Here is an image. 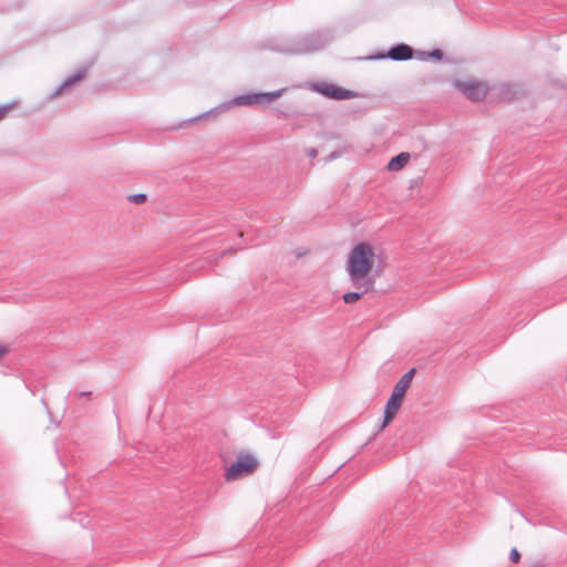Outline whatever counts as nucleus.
<instances>
[{"instance_id": "1", "label": "nucleus", "mask_w": 567, "mask_h": 567, "mask_svg": "<svg viewBox=\"0 0 567 567\" xmlns=\"http://www.w3.org/2000/svg\"><path fill=\"white\" fill-rule=\"evenodd\" d=\"M379 261L375 246L368 241H361L353 246L347 259V272L355 289L369 292L373 288L371 274Z\"/></svg>"}, {"instance_id": "3", "label": "nucleus", "mask_w": 567, "mask_h": 567, "mask_svg": "<svg viewBox=\"0 0 567 567\" xmlns=\"http://www.w3.org/2000/svg\"><path fill=\"white\" fill-rule=\"evenodd\" d=\"M258 460L250 453H241L237 461L227 468L225 478L227 482L236 481L243 476L252 474L258 468Z\"/></svg>"}, {"instance_id": "10", "label": "nucleus", "mask_w": 567, "mask_h": 567, "mask_svg": "<svg viewBox=\"0 0 567 567\" xmlns=\"http://www.w3.org/2000/svg\"><path fill=\"white\" fill-rule=\"evenodd\" d=\"M414 373L415 369L409 370L405 374L401 377V379L396 382L394 386L406 392L412 383Z\"/></svg>"}, {"instance_id": "13", "label": "nucleus", "mask_w": 567, "mask_h": 567, "mask_svg": "<svg viewBox=\"0 0 567 567\" xmlns=\"http://www.w3.org/2000/svg\"><path fill=\"white\" fill-rule=\"evenodd\" d=\"M509 558L513 563L517 564L520 560V554L516 548H512Z\"/></svg>"}, {"instance_id": "12", "label": "nucleus", "mask_w": 567, "mask_h": 567, "mask_svg": "<svg viewBox=\"0 0 567 567\" xmlns=\"http://www.w3.org/2000/svg\"><path fill=\"white\" fill-rule=\"evenodd\" d=\"M405 393H406V392H404L403 390H400V389H398L396 386H394V389H393V391H392L391 396H392V398H394V399H398V400H400V401H402V402H403V399H404V396H405Z\"/></svg>"}, {"instance_id": "17", "label": "nucleus", "mask_w": 567, "mask_h": 567, "mask_svg": "<svg viewBox=\"0 0 567 567\" xmlns=\"http://www.w3.org/2000/svg\"><path fill=\"white\" fill-rule=\"evenodd\" d=\"M8 111L9 109L7 106H0V121H2L7 116Z\"/></svg>"}, {"instance_id": "16", "label": "nucleus", "mask_w": 567, "mask_h": 567, "mask_svg": "<svg viewBox=\"0 0 567 567\" xmlns=\"http://www.w3.org/2000/svg\"><path fill=\"white\" fill-rule=\"evenodd\" d=\"M9 352V347L0 343V360Z\"/></svg>"}, {"instance_id": "7", "label": "nucleus", "mask_w": 567, "mask_h": 567, "mask_svg": "<svg viewBox=\"0 0 567 567\" xmlns=\"http://www.w3.org/2000/svg\"><path fill=\"white\" fill-rule=\"evenodd\" d=\"M385 56L394 61H406L413 58V49L402 43L390 49Z\"/></svg>"}, {"instance_id": "4", "label": "nucleus", "mask_w": 567, "mask_h": 567, "mask_svg": "<svg viewBox=\"0 0 567 567\" xmlns=\"http://www.w3.org/2000/svg\"><path fill=\"white\" fill-rule=\"evenodd\" d=\"M286 89L266 92V93H250L240 95L234 99L233 104L238 106H252V105H265L278 100Z\"/></svg>"}, {"instance_id": "2", "label": "nucleus", "mask_w": 567, "mask_h": 567, "mask_svg": "<svg viewBox=\"0 0 567 567\" xmlns=\"http://www.w3.org/2000/svg\"><path fill=\"white\" fill-rule=\"evenodd\" d=\"M454 86L470 101L482 102L491 91V85L487 81L480 79H464L456 80Z\"/></svg>"}, {"instance_id": "15", "label": "nucleus", "mask_w": 567, "mask_h": 567, "mask_svg": "<svg viewBox=\"0 0 567 567\" xmlns=\"http://www.w3.org/2000/svg\"><path fill=\"white\" fill-rule=\"evenodd\" d=\"M133 200L137 204H142L146 200V196L144 194H138L133 196Z\"/></svg>"}, {"instance_id": "6", "label": "nucleus", "mask_w": 567, "mask_h": 567, "mask_svg": "<svg viewBox=\"0 0 567 567\" xmlns=\"http://www.w3.org/2000/svg\"><path fill=\"white\" fill-rule=\"evenodd\" d=\"M520 89L513 83H502L496 91L494 100L497 102H512L518 99Z\"/></svg>"}, {"instance_id": "14", "label": "nucleus", "mask_w": 567, "mask_h": 567, "mask_svg": "<svg viewBox=\"0 0 567 567\" xmlns=\"http://www.w3.org/2000/svg\"><path fill=\"white\" fill-rule=\"evenodd\" d=\"M429 55L436 60H441L443 58V53L441 50H434Z\"/></svg>"}, {"instance_id": "11", "label": "nucleus", "mask_w": 567, "mask_h": 567, "mask_svg": "<svg viewBox=\"0 0 567 567\" xmlns=\"http://www.w3.org/2000/svg\"><path fill=\"white\" fill-rule=\"evenodd\" d=\"M358 291H351L343 295L342 299L346 303H354L357 302L363 295V289H357Z\"/></svg>"}, {"instance_id": "5", "label": "nucleus", "mask_w": 567, "mask_h": 567, "mask_svg": "<svg viewBox=\"0 0 567 567\" xmlns=\"http://www.w3.org/2000/svg\"><path fill=\"white\" fill-rule=\"evenodd\" d=\"M317 92L326 97L333 100H350L357 96V93L332 83H320L316 85Z\"/></svg>"}, {"instance_id": "9", "label": "nucleus", "mask_w": 567, "mask_h": 567, "mask_svg": "<svg viewBox=\"0 0 567 567\" xmlns=\"http://www.w3.org/2000/svg\"><path fill=\"white\" fill-rule=\"evenodd\" d=\"M410 161L409 153H401L394 156L388 164V169L392 172H398L402 169Z\"/></svg>"}, {"instance_id": "8", "label": "nucleus", "mask_w": 567, "mask_h": 567, "mask_svg": "<svg viewBox=\"0 0 567 567\" xmlns=\"http://www.w3.org/2000/svg\"><path fill=\"white\" fill-rule=\"evenodd\" d=\"M402 403H403L402 401L390 396V399L388 400V402L385 404V409H384V417H383L382 429H384L392 422V420L395 417L396 413L399 412Z\"/></svg>"}]
</instances>
